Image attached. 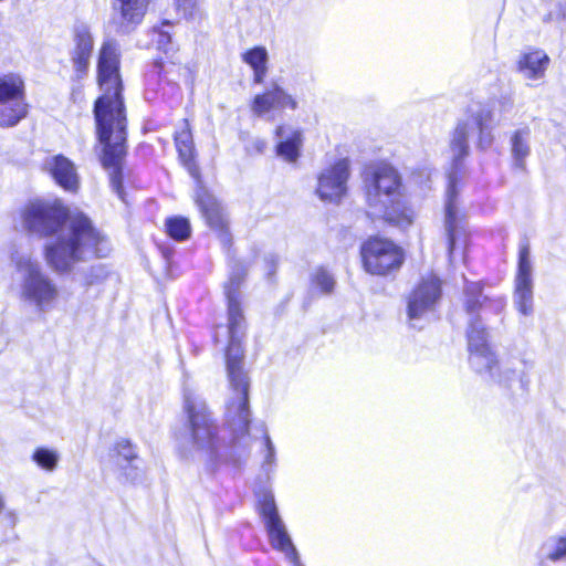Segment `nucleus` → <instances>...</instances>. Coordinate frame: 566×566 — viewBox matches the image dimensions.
<instances>
[{"mask_svg": "<svg viewBox=\"0 0 566 566\" xmlns=\"http://www.w3.org/2000/svg\"><path fill=\"white\" fill-rule=\"evenodd\" d=\"M22 226L30 232L53 239L44 245L46 264L57 274L73 271L80 262L93 256L104 258L108 240L82 212H70L59 201L35 200L21 210Z\"/></svg>", "mask_w": 566, "mask_h": 566, "instance_id": "1", "label": "nucleus"}, {"mask_svg": "<svg viewBox=\"0 0 566 566\" xmlns=\"http://www.w3.org/2000/svg\"><path fill=\"white\" fill-rule=\"evenodd\" d=\"M118 65L117 45L105 42L97 65L98 83L103 94L95 102L94 115L98 140L103 146V166L109 171L113 189L123 199L122 161L126 153V117Z\"/></svg>", "mask_w": 566, "mask_h": 566, "instance_id": "2", "label": "nucleus"}, {"mask_svg": "<svg viewBox=\"0 0 566 566\" xmlns=\"http://www.w3.org/2000/svg\"><path fill=\"white\" fill-rule=\"evenodd\" d=\"M243 271H233L224 286L228 298L229 345L226 353L227 371L230 387L235 395L227 406V423L237 437L248 433L251 415L248 406L249 379L242 369L243 349L241 339L244 318L240 308L239 286Z\"/></svg>", "mask_w": 566, "mask_h": 566, "instance_id": "3", "label": "nucleus"}, {"mask_svg": "<svg viewBox=\"0 0 566 566\" xmlns=\"http://www.w3.org/2000/svg\"><path fill=\"white\" fill-rule=\"evenodd\" d=\"M366 202L373 218L406 229L413 223L415 212L407 206L398 171L390 165L371 167L365 177Z\"/></svg>", "mask_w": 566, "mask_h": 566, "instance_id": "4", "label": "nucleus"}, {"mask_svg": "<svg viewBox=\"0 0 566 566\" xmlns=\"http://www.w3.org/2000/svg\"><path fill=\"white\" fill-rule=\"evenodd\" d=\"M10 262L20 276L19 300L39 314L53 311L59 304L61 290L38 258L29 250L17 249L11 253Z\"/></svg>", "mask_w": 566, "mask_h": 566, "instance_id": "5", "label": "nucleus"}, {"mask_svg": "<svg viewBox=\"0 0 566 566\" xmlns=\"http://www.w3.org/2000/svg\"><path fill=\"white\" fill-rule=\"evenodd\" d=\"M188 426L177 437L179 455L189 461L211 463L219 447L217 427L207 411L205 401L195 392L185 394Z\"/></svg>", "mask_w": 566, "mask_h": 566, "instance_id": "6", "label": "nucleus"}, {"mask_svg": "<svg viewBox=\"0 0 566 566\" xmlns=\"http://www.w3.org/2000/svg\"><path fill=\"white\" fill-rule=\"evenodd\" d=\"M473 133L462 120L458 123L450 139V154L452 160V170L449 172V189L447 192L444 229L448 240V251L451 256L458 242L464 238L462 218L454 199V187L460 171L461 160L469 155V137Z\"/></svg>", "mask_w": 566, "mask_h": 566, "instance_id": "7", "label": "nucleus"}, {"mask_svg": "<svg viewBox=\"0 0 566 566\" xmlns=\"http://www.w3.org/2000/svg\"><path fill=\"white\" fill-rule=\"evenodd\" d=\"M360 254L364 269L373 275H387L403 263L402 249L381 237H373L364 242Z\"/></svg>", "mask_w": 566, "mask_h": 566, "instance_id": "8", "label": "nucleus"}, {"mask_svg": "<svg viewBox=\"0 0 566 566\" xmlns=\"http://www.w3.org/2000/svg\"><path fill=\"white\" fill-rule=\"evenodd\" d=\"M27 115L24 83L20 76H0V126L12 127Z\"/></svg>", "mask_w": 566, "mask_h": 566, "instance_id": "9", "label": "nucleus"}, {"mask_svg": "<svg viewBox=\"0 0 566 566\" xmlns=\"http://www.w3.org/2000/svg\"><path fill=\"white\" fill-rule=\"evenodd\" d=\"M470 364L480 374H489L500 384L510 386L512 381L520 379L521 371L510 367L506 363H499L488 343L478 344L475 338H470Z\"/></svg>", "mask_w": 566, "mask_h": 566, "instance_id": "10", "label": "nucleus"}, {"mask_svg": "<svg viewBox=\"0 0 566 566\" xmlns=\"http://www.w3.org/2000/svg\"><path fill=\"white\" fill-rule=\"evenodd\" d=\"M260 512L263 516L271 545L284 553L286 558L295 566H302L296 548L292 544L285 525L277 514L274 496L271 493H264L260 500Z\"/></svg>", "mask_w": 566, "mask_h": 566, "instance_id": "11", "label": "nucleus"}, {"mask_svg": "<svg viewBox=\"0 0 566 566\" xmlns=\"http://www.w3.org/2000/svg\"><path fill=\"white\" fill-rule=\"evenodd\" d=\"M441 296L440 281L434 275L422 277L411 292L408 300V318L415 328H420V322L427 319L434 311Z\"/></svg>", "mask_w": 566, "mask_h": 566, "instance_id": "12", "label": "nucleus"}, {"mask_svg": "<svg viewBox=\"0 0 566 566\" xmlns=\"http://www.w3.org/2000/svg\"><path fill=\"white\" fill-rule=\"evenodd\" d=\"M348 178V160H338L318 175L316 193L323 201L337 202L346 195Z\"/></svg>", "mask_w": 566, "mask_h": 566, "instance_id": "13", "label": "nucleus"}, {"mask_svg": "<svg viewBox=\"0 0 566 566\" xmlns=\"http://www.w3.org/2000/svg\"><path fill=\"white\" fill-rule=\"evenodd\" d=\"M533 266L528 247H522L518 254V265L515 276L514 304L523 315L533 312Z\"/></svg>", "mask_w": 566, "mask_h": 566, "instance_id": "14", "label": "nucleus"}, {"mask_svg": "<svg viewBox=\"0 0 566 566\" xmlns=\"http://www.w3.org/2000/svg\"><path fill=\"white\" fill-rule=\"evenodd\" d=\"M42 169L48 172L55 182L69 191L78 188V176L74 164L63 155L48 156L42 164Z\"/></svg>", "mask_w": 566, "mask_h": 566, "instance_id": "15", "label": "nucleus"}, {"mask_svg": "<svg viewBox=\"0 0 566 566\" xmlns=\"http://www.w3.org/2000/svg\"><path fill=\"white\" fill-rule=\"evenodd\" d=\"M275 136L277 156L286 163H296L303 147V132L294 126L282 125L276 128Z\"/></svg>", "mask_w": 566, "mask_h": 566, "instance_id": "16", "label": "nucleus"}, {"mask_svg": "<svg viewBox=\"0 0 566 566\" xmlns=\"http://www.w3.org/2000/svg\"><path fill=\"white\" fill-rule=\"evenodd\" d=\"M296 107L297 102L295 98L276 85L272 90L256 95L251 106L252 112L258 116H263L274 108L295 109Z\"/></svg>", "mask_w": 566, "mask_h": 566, "instance_id": "17", "label": "nucleus"}, {"mask_svg": "<svg viewBox=\"0 0 566 566\" xmlns=\"http://www.w3.org/2000/svg\"><path fill=\"white\" fill-rule=\"evenodd\" d=\"M549 62V56L543 50H532L521 54L517 71L527 81H539L545 76Z\"/></svg>", "mask_w": 566, "mask_h": 566, "instance_id": "18", "label": "nucleus"}, {"mask_svg": "<svg viewBox=\"0 0 566 566\" xmlns=\"http://www.w3.org/2000/svg\"><path fill=\"white\" fill-rule=\"evenodd\" d=\"M195 200L207 220V223L212 229L220 231L222 235H226L223 230L227 226V220L217 199L203 187L199 186L196 190Z\"/></svg>", "mask_w": 566, "mask_h": 566, "instance_id": "19", "label": "nucleus"}, {"mask_svg": "<svg viewBox=\"0 0 566 566\" xmlns=\"http://www.w3.org/2000/svg\"><path fill=\"white\" fill-rule=\"evenodd\" d=\"M149 0H116L117 23L123 32H127L142 22Z\"/></svg>", "mask_w": 566, "mask_h": 566, "instance_id": "20", "label": "nucleus"}, {"mask_svg": "<svg viewBox=\"0 0 566 566\" xmlns=\"http://www.w3.org/2000/svg\"><path fill=\"white\" fill-rule=\"evenodd\" d=\"M93 46V36L88 29L84 25L77 27L74 34L72 61L78 74H84L87 71Z\"/></svg>", "mask_w": 566, "mask_h": 566, "instance_id": "21", "label": "nucleus"}, {"mask_svg": "<svg viewBox=\"0 0 566 566\" xmlns=\"http://www.w3.org/2000/svg\"><path fill=\"white\" fill-rule=\"evenodd\" d=\"M469 126L472 133L479 130V146L482 148L489 147L492 143V122L493 114L488 107H480L476 112L472 113L467 119L462 120Z\"/></svg>", "mask_w": 566, "mask_h": 566, "instance_id": "22", "label": "nucleus"}, {"mask_svg": "<svg viewBox=\"0 0 566 566\" xmlns=\"http://www.w3.org/2000/svg\"><path fill=\"white\" fill-rule=\"evenodd\" d=\"M175 144L181 161L188 167L190 174L197 178L198 171L192 164L195 154L192 134L187 120H184L182 127L175 134Z\"/></svg>", "mask_w": 566, "mask_h": 566, "instance_id": "23", "label": "nucleus"}, {"mask_svg": "<svg viewBox=\"0 0 566 566\" xmlns=\"http://www.w3.org/2000/svg\"><path fill=\"white\" fill-rule=\"evenodd\" d=\"M242 60L253 70L254 82L262 83L268 73V50L264 46H255L243 53Z\"/></svg>", "mask_w": 566, "mask_h": 566, "instance_id": "24", "label": "nucleus"}, {"mask_svg": "<svg viewBox=\"0 0 566 566\" xmlns=\"http://www.w3.org/2000/svg\"><path fill=\"white\" fill-rule=\"evenodd\" d=\"M530 136H531L530 128L524 127V128L515 130L511 137L512 157H513L514 164L520 168H524L525 159L531 154Z\"/></svg>", "mask_w": 566, "mask_h": 566, "instance_id": "25", "label": "nucleus"}, {"mask_svg": "<svg viewBox=\"0 0 566 566\" xmlns=\"http://www.w3.org/2000/svg\"><path fill=\"white\" fill-rule=\"evenodd\" d=\"M60 453L55 449L38 447L32 453L33 462L46 472H53L60 462Z\"/></svg>", "mask_w": 566, "mask_h": 566, "instance_id": "26", "label": "nucleus"}, {"mask_svg": "<svg viewBox=\"0 0 566 566\" xmlns=\"http://www.w3.org/2000/svg\"><path fill=\"white\" fill-rule=\"evenodd\" d=\"M545 558L551 562H558L566 557V536L555 535L547 538L543 544Z\"/></svg>", "mask_w": 566, "mask_h": 566, "instance_id": "27", "label": "nucleus"}, {"mask_svg": "<svg viewBox=\"0 0 566 566\" xmlns=\"http://www.w3.org/2000/svg\"><path fill=\"white\" fill-rule=\"evenodd\" d=\"M114 461L116 464H120L123 462L130 463L133 461H137V452L133 444L126 440L120 439L114 444Z\"/></svg>", "mask_w": 566, "mask_h": 566, "instance_id": "28", "label": "nucleus"}, {"mask_svg": "<svg viewBox=\"0 0 566 566\" xmlns=\"http://www.w3.org/2000/svg\"><path fill=\"white\" fill-rule=\"evenodd\" d=\"M168 234L175 240H185L190 235V224L186 218L175 217L166 222Z\"/></svg>", "mask_w": 566, "mask_h": 566, "instance_id": "29", "label": "nucleus"}, {"mask_svg": "<svg viewBox=\"0 0 566 566\" xmlns=\"http://www.w3.org/2000/svg\"><path fill=\"white\" fill-rule=\"evenodd\" d=\"M334 276L323 268L314 271L312 274L313 286L321 290L322 293H331L335 287Z\"/></svg>", "mask_w": 566, "mask_h": 566, "instance_id": "30", "label": "nucleus"}, {"mask_svg": "<svg viewBox=\"0 0 566 566\" xmlns=\"http://www.w3.org/2000/svg\"><path fill=\"white\" fill-rule=\"evenodd\" d=\"M482 297L481 286L479 283H470L465 290V308L469 314L482 305L480 298Z\"/></svg>", "mask_w": 566, "mask_h": 566, "instance_id": "31", "label": "nucleus"}, {"mask_svg": "<svg viewBox=\"0 0 566 566\" xmlns=\"http://www.w3.org/2000/svg\"><path fill=\"white\" fill-rule=\"evenodd\" d=\"M137 461H133L130 463L123 462L120 464H116L119 471V474L129 482H135L140 478V468L136 463Z\"/></svg>", "mask_w": 566, "mask_h": 566, "instance_id": "32", "label": "nucleus"}, {"mask_svg": "<svg viewBox=\"0 0 566 566\" xmlns=\"http://www.w3.org/2000/svg\"><path fill=\"white\" fill-rule=\"evenodd\" d=\"M471 336H473L475 338V342L478 344L488 343V335L485 333L483 325L473 318L470 321V326H469V331H468V346L469 347H470Z\"/></svg>", "mask_w": 566, "mask_h": 566, "instance_id": "33", "label": "nucleus"}, {"mask_svg": "<svg viewBox=\"0 0 566 566\" xmlns=\"http://www.w3.org/2000/svg\"><path fill=\"white\" fill-rule=\"evenodd\" d=\"M177 9L187 18H195L198 13V0H175Z\"/></svg>", "mask_w": 566, "mask_h": 566, "instance_id": "34", "label": "nucleus"}, {"mask_svg": "<svg viewBox=\"0 0 566 566\" xmlns=\"http://www.w3.org/2000/svg\"><path fill=\"white\" fill-rule=\"evenodd\" d=\"M566 18V6L558 2L545 17L546 21L559 23Z\"/></svg>", "mask_w": 566, "mask_h": 566, "instance_id": "35", "label": "nucleus"}, {"mask_svg": "<svg viewBox=\"0 0 566 566\" xmlns=\"http://www.w3.org/2000/svg\"><path fill=\"white\" fill-rule=\"evenodd\" d=\"M264 443H265V448H266V453H265V457H264V463L266 464H273L274 463V459H275V449H274V446L270 439V437L266 434L265 438H264Z\"/></svg>", "mask_w": 566, "mask_h": 566, "instance_id": "36", "label": "nucleus"}, {"mask_svg": "<svg viewBox=\"0 0 566 566\" xmlns=\"http://www.w3.org/2000/svg\"><path fill=\"white\" fill-rule=\"evenodd\" d=\"M157 44H158V48L164 50L166 53L169 50H172V46L170 43V35L164 31L159 32Z\"/></svg>", "mask_w": 566, "mask_h": 566, "instance_id": "37", "label": "nucleus"}, {"mask_svg": "<svg viewBox=\"0 0 566 566\" xmlns=\"http://www.w3.org/2000/svg\"><path fill=\"white\" fill-rule=\"evenodd\" d=\"M255 148L259 153H262L266 146L265 142L264 140H261V139H258L255 143Z\"/></svg>", "mask_w": 566, "mask_h": 566, "instance_id": "38", "label": "nucleus"}, {"mask_svg": "<svg viewBox=\"0 0 566 566\" xmlns=\"http://www.w3.org/2000/svg\"><path fill=\"white\" fill-rule=\"evenodd\" d=\"M3 509V501H2V497L0 496V512L2 511Z\"/></svg>", "mask_w": 566, "mask_h": 566, "instance_id": "39", "label": "nucleus"}]
</instances>
